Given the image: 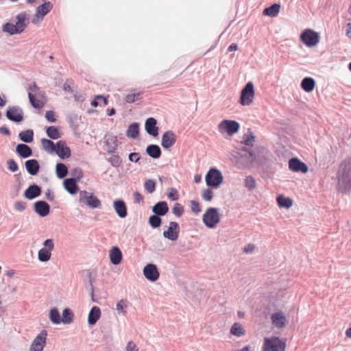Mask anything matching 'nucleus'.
<instances>
[{
    "mask_svg": "<svg viewBox=\"0 0 351 351\" xmlns=\"http://www.w3.org/2000/svg\"><path fill=\"white\" fill-rule=\"evenodd\" d=\"M337 186L343 192L351 190V162L341 164L337 171Z\"/></svg>",
    "mask_w": 351,
    "mask_h": 351,
    "instance_id": "obj_1",
    "label": "nucleus"
},
{
    "mask_svg": "<svg viewBox=\"0 0 351 351\" xmlns=\"http://www.w3.org/2000/svg\"><path fill=\"white\" fill-rule=\"evenodd\" d=\"M16 23L13 24L11 23H6L2 27L3 32L8 33L10 35L21 33L27 26V14L21 12L16 16Z\"/></svg>",
    "mask_w": 351,
    "mask_h": 351,
    "instance_id": "obj_2",
    "label": "nucleus"
},
{
    "mask_svg": "<svg viewBox=\"0 0 351 351\" xmlns=\"http://www.w3.org/2000/svg\"><path fill=\"white\" fill-rule=\"evenodd\" d=\"M204 225L208 228H215L220 222L218 208H208L202 216Z\"/></svg>",
    "mask_w": 351,
    "mask_h": 351,
    "instance_id": "obj_3",
    "label": "nucleus"
},
{
    "mask_svg": "<svg viewBox=\"0 0 351 351\" xmlns=\"http://www.w3.org/2000/svg\"><path fill=\"white\" fill-rule=\"evenodd\" d=\"M286 341L277 337L265 338L263 351H285Z\"/></svg>",
    "mask_w": 351,
    "mask_h": 351,
    "instance_id": "obj_4",
    "label": "nucleus"
},
{
    "mask_svg": "<svg viewBox=\"0 0 351 351\" xmlns=\"http://www.w3.org/2000/svg\"><path fill=\"white\" fill-rule=\"evenodd\" d=\"M205 180L208 186L217 189L222 184L223 176L219 169L211 168L207 172Z\"/></svg>",
    "mask_w": 351,
    "mask_h": 351,
    "instance_id": "obj_5",
    "label": "nucleus"
},
{
    "mask_svg": "<svg viewBox=\"0 0 351 351\" xmlns=\"http://www.w3.org/2000/svg\"><path fill=\"white\" fill-rule=\"evenodd\" d=\"M255 92L254 84L252 82H247L241 93L240 104L243 106L251 105L254 99Z\"/></svg>",
    "mask_w": 351,
    "mask_h": 351,
    "instance_id": "obj_6",
    "label": "nucleus"
},
{
    "mask_svg": "<svg viewBox=\"0 0 351 351\" xmlns=\"http://www.w3.org/2000/svg\"><path fill=\"white\" fill-rule=\"evenodd\" d=\"M240 128L239 123L234 120L224 119L218 125V131L221 134L227 133L229 136H233L238 132Z\"/></svg>",
    "mask_w": 351,
    "mask_h": 351,
    "instance_id": "obj_7",
    "label": "nucleus"
},
{
    "mask_svg": "<svg viewBox=\"0 0 351 351\" xmlns=\"http://www.w3.org/2000/svg\"><path fill=\"white\" fill-rule=\"evenodd\" d=\"M79 201L85 203L91 208H101L100 200L93 193H90L86 191H81L79 193Z\"/></svg>",
    "mask_w": 351,
    "mask_h": 351,
    "instance_id": "obj_8",
    "label": "nucleus"
},
{
    "mask_svg": "<svg viewBox=\"0 0 351 351\" xmlns=\"http://www.w3.org/2000/svg\"><path fill=\"white\" fill-rule=\"evenodd\" d=\"M54 249L52 239H49L44 241L43 247L38 252V259L40 262H47L51 256V252Z\"/></svg>",
    "mask_w": 351,
    "mask_h": 351,
    "instance_id": "obj_9",
    "label": "nucleus"
},
{
    "mask_svg": "<svg viewBox=\"0 0 351 351\" xmlns=\"http://www.w3.org/2000/svg\"><path fill=\"white\" fill-rule=\"evenodd\" d=\"M47 331L41 330L32 341L29 351H43L47 343Z\"/></svg>",
    "mask_w": 351,
    "mask_h": 351,
    "instance_id": "obj_10",
    "label": "nucleus"
},
{
    "mask_svg": "<svg viewBox=\"0 0 351 351\" xmlns=\"http://www.w3.org/2000/svg\"><path fill=\"white\" fill-rule=\"evenodd\" d=\"M300 39L307 47H313L319 42V34L311 29H307L301 34Z\"/></svg>",
    "mask_w": 351,
    "mask_h": 351,
    "instance_id": "obj_11",
    "label": "nucleus"
},
{
    "mask_svg": "<svg viewBox=\"0 0 351 351\" xmlns=\"http://www.w3.org/2000/svg\"><path fill=\"white\" fill-rule=\"evenodd\" d=\"M53 8L50 1H46L36 8V14L32 19V23L36 24L43 21L44 16Z\"/></svg>",
    "mask_w": 351,
    "mask_h": 351,
    "instance_id": "obj_12",
    "label": "nucleus"
},
{
    "mask_svg": "<svg viewBox=\"0 0 351 351\" xmlns=\"http://www.w3.org/2000/svg\"><path fill=\"white\" fill-rule=\"evenodd\" d=\"M6 117L10 121L19 123L23 120V111L19 106H10L6 112Z\"/></svg>",
    "mask_w": 351,
    "mask_h": 351,
    "instance_id": "obj_13",
    "label": "nucleus"
},
{
    "mask_svg": "<svg viewBox=\"0 0 351 351\" xmlns=\"http://www.w3.org/2000/svg\"><path fill=\"white\" fill-rule=\"evenodd\" d=\"M144 276L151 282L156 281L160 274L156 265L152 263L147 264L143 270Z\"/></svg>",
    "mask_w": 351,
    "mask_h": 351,
    "instance_id": "obj_14",
    "label": "nucleus"
},
{
    "mask_svg": "<svg viewBox=\"0 0 351 351\" xmlns=\"http://www.w3.org/2000/svg\"><path fill=\"white\" fill-rule=\"evenodd\" d=\"M179 235V226L177 222L171 221L169 223L167 230L163 232V237L171 240L176 241Z\"/></svg>",
    "mask_w": 351,
    "mask_h": 351,
    "instance_id": "obj_15",
    "label": "nucleus"
},
{
    "mask_svg": "<svg viewBox=\"0 0 351 351\" xmlns=\"http://www.w3.org/2000/svg\"><path fill=\"white\" fill-rule=\"evenodd\" d=\"M272 324L277 328H282L287 324L286 316L282 311L274 313L271 316Z\"/></svg>",
    "mask_w": 351,
    "mask_h": 351,
    "instance_id": "obj_16",
    "label": "nucleus"
},
{
    "mask_svg": "<svg viewBox=\"0 0 351 351\" xmlns=\"http://www.w3.org/2000/svg\"><path fill=\"white\" fill-rule=\"evenodd\" d=\"M289 167L291 171L295 172L301 171L302 173H306L308 171L307 165L296 158H293L289 160Z\"/></svg>",
    "mask_w": 351,
    "mask_h": 351,
    "instance_id": "obj_17",
    "label": "nucleus"
},
{
    "mask_svg": "<svg viewBox=\"0 0 351 351\" xmlns=\"http://www.w3.org/2000/svg\"><path fill=\"white\" fill-rule=\"evenodd\" d=\"M55 152L57 155L62 159L68 158L71 156L69 147H67L65 142L62 141L57 142Z\"/></svg>",
    "mask_w": 351,
    "mask_h": 351,
    "instance_id": "obj_18",
    "label": "nucleus"
},
{
    "mask_svg": "<svg viewBox=\"0 0 351 351\" xmlns=\"http://www.w3.org/2000/svg\"><path fill=\"white\" fill-rule=\"evenodd\" d=\"M176 134L173 131H167L162 136L161 145L165 149H169L176 143Z\"/></svg>",
    "mask_w": 351,
    "mask_h": 351,
    "instance_id": "obj_19",
    "label": "nucleus"
},
{
    "mask_svg": "<svg viewBox=\"0 0 351 351\" xmlns=\"http://www.w3.org/2000/svg\"><path fill=\"white\" fill-rule=\"evenodd\" d=\"M113 208L115 213L120 218H125L128 215L125 203L121 199H116L113 202Z\"/></svg>",
    "mask_w": 351,
    "mask_h": 351,
    "instance_id": "obj_20",
    "label": "nucleus"
},
{
    "mask_svg": "<svg viewBox=\"0 0 351 351\" xmlns=\"http://www.w3.org/2000/svg\"><path fill=\"white\" fill-rule=\"evenodd\" d=\"M157 121L156 119L149 117L145 121V128L146 132L153 136L158 134V128L156 126Z\"/></svg>",
    "mask_w": 351,
    "mask_h": 351,
    "instance_id": "obj_21",
    "label": "nucleus"
},
{
    "mask_svg": "<svg viewBox=\"0 0 351 351\" xmlns=\"http://www.w3.org/2000/svg\"><path fill=\"white\" fill-rule=\"evenodd\" d=\"M34 210L40 217H45L49 213L50 207L47 202L38 201L34 203Z\"/></svg>",
    "mask_w": 351,
    "mask_h": 351,
    "instance_id": "obj_22",
    "label": "nucleus"
},
{
    "mask_svg": "<svg viewBox=\"0 0 351 351\" xmlns=\"http://www.w3.org/2000/svg\"><path fill=\"white\" fill-rule=\"evenodd\" d=\"M122 257V252L118 247L114 246L109 250V258L112 264H119L121 262Z\"/></svg>",
    "mask_w": 351,
    "mask_h": 351,
    "instance_id": "obj_23",
    "label": "nucleus"
},
{
    "mask_svg": "<svg viewBox=\"0 0 351 351\" xmlns=\"http://www.w3.org/2000/svg\"><path fill=\"white\" fill-rule=\"evenodd\" d=\"M106 145L107 147V152L113 153L117 149L118 146L117 137L112 134H107L106 136Z\"/></svg>",
    "mask_w": 351,
    "mask_h": 351,
    "instance_id": "obj_24",
    "label": "nucleus"
},
{
    "mask_svg": "<svg viewBox=\"0 0 351 351\" xmlns=\"http://www.w3.org/2000/svg\"><path fill=\"white\" fill-rule=\"evenodd\" d=\"M41 193L40 188L36 184L30 185L25 191L24 195L28 199H33Z\"/></svg>",
    "mask_w": 351,
    "mask_h": 351,
    "instance_id": "obj_25",
    "label": "nucleus"
},
{
    "mask_svg": "<svg viewBox=\"0 0 351 351\" xmlns=\"http://www.w3.org/2000/svg\"><path fill=\"white\" fill-rule=\"evenodd\" d=\"M101 317V310L100 308L97 306H93L89 313H88V323L89 325H95L97 322L99 320V319Z\"/></svg>",
    "mask_w": 351,
    "mask_h": 351,
    "instance_id": "obj_26",
    "label": "nucleus"
},
{
    "mask_svg": "<svg viewBox=\"0 0 351 351\" xmlns=\"http://www.w3.org/2000/svg\"><path fill=\"white\" fill-rule=\"evenodd\" d=\"M25 165L27 172L32 176L37 174L40 169L39 163L35 159L25 161Z\"/></svg>",
    "mask_w": 351,
    "mask_h": 351,
    "instance_id": "obj_27",
    "label": "nucleus"
},
{
    "mask_svg": "<svg viewBox=\"0 0 351 351\" xmlns=\"http://www.w3.org/2000/svg\"><path fill=\"white\" fill-rule=\"evenodd\" d=\"M169 210V208L166 202H159L156 203L152 208L153 213L158 216L165 215Z\"/></svg>",
    "mask_w": 351,
    "mask_h": 351,
    "instance_id": "obj_28",
    "label": "nucleus"
},
{
    "mask_svg": "<svg viewBox=\"0 0 351 351\" xmlns=\"http://www.w3.org/2000/svg\"><path fill=\"white\" fill-rule=\"evenodd\" d=\"M315 85V82L313 78L306 77L302 80L301 87L302 88L307 92L310 93L313 90Z\"/></svg>",
    "mask_w": 351,
    "mask_h": 351,
    "instance_id": "obj_29",
    "label": "nucleus"
},
{
    "mask_svg": "<svg viewBox=\"0 0 351 351\" xmlns=\"http://www.w3.org/2000/svg\"><path fill=\"white\" fill-rule=\"evenodd\" d=\"M16 151L19 156L24 158H28L32 154L31 148L25 144H19L16 147Z\"/></svg>",
    "mask_w": 351,
    "mask_h": 351,
    "instance_id": "obj_30",
    "label": "nucleus"
},
{
    "mask_svg": "<svg viewBox=\"0 0 351 351\" xmlns=\"http://www.w3.org/2000/svg\"><path fill=\"white\" fill-rule=\"evenodd\" d=\"M77 181L73 178H68L64 181V189L71 194H75L77 191Z\"/></svg>",
    "mask_w": 351,
    "mask_h": 351,
    "instance_id": "obj_31",
    "label": "nucleus"
},
{
    "mask_svg": "<svg viewBox=\"0 0 351 351\" xmlns=\"http://www.w3.org/2000/svg\"><path fill=\"white\" fill-rule=\"evenodd\" d=\"M245 332V328L239 322L234 323L230 328V334L237 337L244 336Z\"/></svg>",
    "mask_w": 351,
    "mask_h": 351,
    "instance_id": "obj_32",
    "label": "nucleus"
},
{
    "mask_svg": "<svg viewBox=\"0 0 351 351\" xmlns=\"http://www.w3.org/2000/svg\"><path fill=\"white\" fill-rule=\"evenodd\" d=\"M147 154L153 158H158L161 156V150L158 145H150L147 147Z\"/></svg>",
    "mask_w": 351,
    "mask_h": 351,
    "instance_id": "obj_33",
    "label": "nucleus"
},
{
    "mask_svg": "<svg viewBox=\"0 0 351 351\" xmlns=\"http://www.w3.org/2000/svg\"><path fill=\"white\" fill-rule=\"evenodd\" d=\"M50 321L56 325L60 324L62 322L60 313L57 308H52L49 314Z\"/></svg>",
    "mask_w": 351,
    "mask_h": 351,
    "instance_id": "obj_34",
    "label": "nucleus"
},
{
    "mask_svg": "<svg viewBox=\"0 0 351 351\" xmlns=\"http://www.w3.org/2000/svg\"><path fill=\"white\" fill-rule=\"evenodd\" d=\"M277 203L280 208H289L293 204V201L291 198L280 195L277 197Z\"/></svg>",
    "mask_w": 351,
    "mask_h": 351,
    "instance_id": "obj_35",
    "label": "nucleus"
},
{
    "mask_svg": "<svg viewBox=\"0 0 351 351\" xmlns=\"http://www.w3.org/2000/svg\"><path fill=\"white\" fill-rule=\"evenodd\" d=\"M40 142L42 147L45 152L49 154H52L55 152L56 145H55L53 141L47 138H42Z\"/></svg>",
    "mask_w": 351,
    "mask_h": 351,
    "instance_id": "obj_36",
    "label": "nucleus"
},
{
    "mask_svg": "<svg viewBox=\"0 0 351 351\" xmlns=\"http://www.w3.org/2000/svg\"><path fill=\"white\" fill-rule=\"evenodd\" d=\"M280 9V5L275 3L270 7L265 8L263 11V14L271 17H275L278 14Z\"/></svg>",
    "mask_w": 351,
    "mask_h": 351,
    "instance_id": "obj_37",
    "label": "nucleus"
},
{
    "mask_svg": "<svg viewBox=\"0 0 351 351\" xmlns=\"http://www.w3.org/2000/svg\"><path fill=\"white\" fill-rule=\"evenodd\" d=\"M139 134V128L137 123L130 124L127 130L126 134L128 137L136 138Z\"/></svg>",
    "mask_w": 351,
    "mask_h": 351,
    "instance_id": "obj_38",
    "label": "nucleus"
},
{
    "mask_svg": "<svg viewBox=\"0 0 351 351\" xmlns=\"http://www.w3.org/2000/svg\"><path fill=\"white\" fill-rule=\"evenodd\" d=\"M19 138L25 143H32L34 140V132L32 130H27L19 133Z\"/></svg>",
    "mask_w": 351,
    "mask_h": 351,
    "instance_id": "obj_39",
    "label": "nucleus"
},
{
    "mask_svg": "<svg viewBox=\"0 0 351 351\" xmlns=\"http://www.w3.org/2000/svg\"><path fill=\"white\" fill-rule=\"evenodd\" d=\"M128 307V302L127 300L121 299L116 305V310L119 315H125L127 313V308Z\"/></svg>",
    "mask_w": 351,
    "mask_h": 351,
    "instance_id": "obj_40",
    "label": "nucleus"
},
{
    "mask_svg": "<svg viewBox=\"0 0 351 351\" xmlns=\"http://www.w3.org/2000/svg\"><path fill=\"white\" fill-rule=\"evenodd\" d=\"M47 135L51 139H58L61 137L59 129L56 126H49L46 130Z\"/></svg>",
    "mask_w": 351,
    "mask_h": 351,
    "instance_id": "obj_41",
    "label": "nucleus"
},
{
    "mask_svg": "<svg viewBox=\"0 0 351 351\" xmlns=\"http://www.w3.org/2000/svg\"><path fill=\"white\" fill-rule=\"evenodd\" d=\"M56 172L58 178H63L67 175L68 169L64 164L58 163L56 167Z\"/></svg>",
    "mask_w": 351,
    "mask_h": 351,
    "instance_id": "obj_42",
    "label": "nucleus"
},
{
    "mask_svg": "<svg viewBox=\"0 0 351 351\" xmlns=\"http://www.w3.org/2000/svg\"><path fill=\"white\" fill-rule=\"evenodd\" d=\"M28 97L31 105L37 109H40L43 107L44 102L40 99H37L35 97V95H33L32 93H28Z\"/></svg>",
    "mask_w": 351,
    "mask_h": 351,
    "instance_id": "obj_43",
    "label": "nucleus"
},
{
    "mask_svg": "<svg viewBox=\"0 0 351 351\" xmlns=\"http://www.w3.org/2000/svg\"><path fill=\"white\" fill-rule=\"evenodd\" d=\"M255 141V136L253 132L250 130H248L246 134L243 135V142L245 145L252 146Z\"/></svg>",
    "mask_w": 351,
    "mask_h": 351,
    "instance_id": "obj_44",
    "label": "nucleus"
},
{
    "mask_svg": "<svg viewBox=\"0 0 351 351\" xmlns=\"http://www.w3.org/2000/svg\"><path fill=\"white\" fill-rule=\"evenodd\" d=\"M244 185L249 191H253L256 187V182L252 176H248L245 178Z\"/></svg>",
    "mask_w": 351,
    "mask_h": 351,
    "instance_id": "obj_45",
    "label": "nucleus"
},
{
    "mask_svg": "<svg viewBox=\"0 0 351 351\" xmlns=\"http://www.w3.org/2000/svg\"><path fill=\"white\" fill-rule=\"evenodd\" d=\"M73 321V313L69 308L64 309L62 312V322L65 324H69Z\"/></svg>",
    "mask_w": 351,
    "mask_h": 351,
    "instance_id": "obj_46",
    "label": "nucleus"
},
{
    "mask_svg": "<svg viewBox=\"0 0 351 351\" xmlns=\"http://www.w3.org/2000/svg\"><path fill=\"white\" fill-rule=\"evenodd\" d=\"M149 223L154 228H158L161 224V219L158 215H153L149 219Z\"/></svg>",
    "mask_w": 351,
    "mask_h": 351,
    "instance_id": "obj_47",
    "label": "nucleus"
},
{
    "mask_svg": "<svg viewBox=\"0 0 351 351\" xmlns=\"http://www.w3.org/2000/svg\"><path fill=\"white\" fill-rule=\"evenodd\" d=\"M144 187L147 193H152L156 189V182L153 180L148 179L145 180Z\"/></svg>",
    "mask_w": 351,
    "mask_h": 351,
    "instance_id": "obj_48",
    "label": "nucleus"
},
{
    "mask_svg": "<svg viewBox=\"0 0 351 351\" xmlns=\"http://www.w3.org/2000/svg\"><path fill=\"white\" fill-rule=\"evenodd\" d=\"M167 197L171 201H176L179 199V194L178 190L175 188H169Z\"/></svg>",
    "mask_w": 351,
    "mask_h": 351,
    "instance_id": "obj_49",
    "label": "nucleus"
},
{
    "mask_svg": "<svg viewBox=\"0 0 351 351\" xmlns=\"http://www.w3.org/2000/svg\"><path fill=\"white\" fill-rule=\"evenodd\" d=\"M172 212L176 216L180 217L184 213L183 206L180 204L176 203L173 207Z\"/></svg>",
    "mask_w": 351,
    "mask_h": 351,
    "instance_id": "obj_50",
    "label": "nucleus"
},
{
    "mask_svg": "<svg viewBox=\"0 0 351 351\" xmlns=\"http://www.w3.org/2000/svg\"><path fill=\"white\" fill-rule=\"evenodd\" d=\"M202 198L207 202H210L213 197V192L210 189H206L202 191Z\"/></svg>",
    "mask_w": 351,
    "mask_h": 351,
    "instance_id": "obj_51",
    "label": "nucleus"
},
{
    "mask_svg": "<svg viewBox=\"0 0 351 351\" xmlns=\"http://www.w3.org/2000/svg\"><path fill=\"white\" fill-rule=\"evenodd\" d=\"M8 168L12 172H16L19 169L17 163L13 159L7 161Z\"/></svg>",
    "mask_w": 351,
    "mask_h": 351,
    "instance_id": "obj_52",
    "label": "nucleus"
},
{
    "mask_svg": "<svg viewBox=\"0 0 351 351\" xmlns=\"http://www.w3.org/2000/svg\"><path fill=\"white\" fill-rule=\"evenodd\" d=\"M27 205L25 202L16 201L14 204V208L19 212H22L26 209Z\"/></svg>",
    "mask_w": 351,
    "mask_h": 351,
    "instance_id": "obj_53",
    "label": "nucleus"
},
{
    "mask_svg": "<svg viewBox=\"0 0 351 351\" xmlns=\"http://www.w3.org/2000/svg\"><path fill=\"white\" fill-rule=\"evenodd\" d=\"M108 161L110 162V164L113 167H119L120 166L121 161L120 160V158L117 155H113L111 157H110Z\"/></svg>",
    "mask_w": 351,
    "mask_h": 351,
    "instance_id": "obj_54",
    "label": "nucleus"
},
{
    "mask_svg": "<svg viewBox=\"0 0 351 351\" xmlns=\"http://www.w3.org/2000/svg\"><path fill=\"white\" fill-rule=\"evenodd\" d=\"M191 210L195 213H199L202 210L199 204L195 200L191 201Z\"/></svg>",
    "mask_w": 351,
    "mask_h": 351,
    "instance_id": "obj_55",
    "label": "nucleus"
},
{
    "mask_svg": "<svg viewBox=\"0 0 351 351\" xmlns=\"http://www.w3.org/2000/svg\"><path fill=\"white\" fill-rule=\"evenodd\" d=\"M71 173L75 177L73 179H75L76 181L80 180V179L83 177L82 171L78 168L73 169Z\"/></svg>",
    "mask_w": 351,
    "mask_h": 351,
    "instance_id": "obj_56",
    "label": "nucleus"
},
{
    "mask_svg": "<svg viewBox=\"0 0 351 351\" xmlns=\"http://www.w3.org/2000/svg\"><path fill=\"white\" fill-rule=\"evenodd\" d=\"M27 89L29 93H32L33 95H36L39 91V88L37 86L35 82H32L28 85Z\"/></svg>",
    "mask_w": 351,
    "mask_h": 351,
    "instance_id": "obj_57",
    "label": "nucleus"
},
{
    "mask_svg": "<svg viewBox=\"0 0 351 351\" xmlns=\"http://www.w3.org/2000/svg\"><path fill=\"white\" fill-rule=\"evenodd\" d=\"M138 96H139V94H136V93L128 94L125 96V100L127 103H133L138 99Z\"/></svg>",
    "mask_w": 351,
    "mask_h": 351,
    "instance_id": "obj_58",
    "label": "nucleus"
},
{
    "mask_svg": "<svg viewBox=\"0 0 351 351\" xmlns=\"http://www.w3.org/2000/svg\"><path fill=\"white\" fill-rule=\"evenodd\" d=\"M45 118L51 123H54L56 119L54 116V112L51 110L47 111L45 113Z\"/></svg>",
    "mask_w": 351,
    "mask_h": 351,
    "instance_id": "obj_59",
    "label": "nucleus"
},
{
    "mask_svg": "<svg viewBox=\"0 0 351 351\" xmlns=\"http://www.w3.org/2000/svg\"><path fill=\"white\" fill-rule=\"evenodd\" d=\"M127 351H138V348L136 345L132 341H130L128 343L126 346Z\"/></svg>",
    "mask_w": 351,
    "mask_h": 351,
    "instance_id": "obj_60",
    "label": "nucleus"
},
{
    "mask_svg": "<svg viewBox=\"0 0 351 351\" xmlns=\"http://www.w3.org/2000/svg\"><path fill=\"white\" fill-rule=\"evenodd\" d=\"M129 160L131 162H137L140 160V156L138 153L134 152L129 155Z\"/></svg>",
    "mask_w": 351,
    "mask_h": 351,
    "instance_id": "obj_61",
    "label": "nucleus"
},
{
    "mask_svg": "<svg viewBox=\"0 0 351 351\" xmlns=\"http://www.w3.org/2000/svg\"><path fill=\"white\" fill-rule=\"evenodd\" d=\"M133 195H134V202L136 203H140L143 199V195L138 191H135Z\"/></svg>",
    "mask_w": 351,
    "mask_h": 351,
    "instance_id": "obj_62",
    "label": "nucleus"
},
{
    "mask_svg": "<svg viewBox=\"0 0 351 351\" xmlns=\"http://www.w3.org/2000/svg\"><path fill=\"white\" fill-rule=\"evenodd\" d=\"M254 249H255V245L252 243H250L244 247L243 251L245 253L250 254V253H252L254 250Z\"/></svg>",
    "mask_w": 351,
    "mask_h": 351,
    "instance_id": "obj_63",
    "label": "nucleus"
},
{
    "mask_svg": "<svg viewBox=\"0 0 351 351\" xmlns=\"http://www.w3.org/2000/svg\"><path fill=\"white\" fill-rule=\"evenodd\" d=\"M45 197L47 200L53 201L54 199V194L50 189H47L45 191Z\"/></svg>",
    "mask_w": 351,
    "mask_h": 351,
    "instance_id": "obj_64",
    "label": "nucleus"
}]
</instances>
